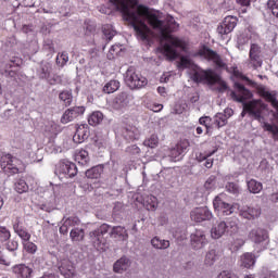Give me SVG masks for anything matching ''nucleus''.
<instances>
[{
    "label": "nucleus",
    "mask_w": 278,
    "mask_h": 278,
    "mask_svg": "<svg viewBox=\"0 0 278 278\" xmlns=\"http://www.w3.org/2000/svg\"><path fill=\"white\" fill-rule=\"evenodd\" d=\"M241 266L243 268H251L255 266V257L251 253H245L241 256Z\"/></svg>",
    "instance_id": "nucleus-33"
},
{
    "label": "nucleus",
    "mask_w": 278,
    "mask_h": 278,
    "mask_svg": "<svg viewBox=\"0 0 278 278\" xmlns=\"http://www.w3.org/2000/svg\"><path fill=\"white\" fill-rule=\"evenodd\" d=\"M59 270L61 275L65 278H73L75 277V266H73V263L68 260H63L61 262V265L59 266Z\"/></svg>",
    "instance_id": "nucleus-22"
},
{
    "label": "nucleus",
    "mask_w": 278,
    "mask_h": 278,
    "mask_svg": "<svg viewBox=\"0 0 278 278\" xmlns=\"http://www.w3.org/2000/svg\"><path fill=\"white\" fill-rule=\"evenodd\" d=\"M110 231V226L108 224H102L96 230L89 232L90 240L98 251H105V239L103 236Z\"/></svg>",
    "instance_id": "nucleus-6"
},
{
    "label": "nucleus",
    "mask_w": 278,
    "mask_h": 278,
    "mask_svg": "<svg viewBox=\"0 0 278 278\" xmlns=\"http://www.w3.org/2000/svg\"><path fill=\"white\" fill-rule=\"evenodd\" d=\"M150 244L157 251H166V249L170 247V241L160 237H153L150 241Z\"/></svg>",
    "instance_id": "nucleus-25"
},
{
    "label": "nucleus",
    "mask_w": 278,
    "mask_h": 278,
    "mask_svg": "<svg viewBox=\"0 0 278 278\" xmlns=\"http://www.w3.org/2000/svg\"><path fill=\"white\" fill-rule=\"evenodd\" d=\"M117 10H119L125 21H128L140 40H149L152 36L151 28L143 23L142 14L138 12L142 4H138L139 0H110Z\"/></svg>",
    "instance_id": "nucleus-2"
},
{
    "label": "nucleus",
    "mask_w": 278,
    "mask_h": 278,
    "mask_svg": "<svg viewBox=\"0 0 278 278\" xmlns=\"http://www.w3.org/2000/svg\"><path fill=\"white\" fill-rule=\"evenodd\" d=\"M217 278H240L238 275L233 274L231 270H223L217 275Z\"/></svg>",
    "instance_id": "nucleus-53"
},
{
    "label": "nucleus",
    "mask_w": 278,
    "mask_h": 278,
    "mask_svg": "<svg viewBox=\"0 0 278 278\" xmlns=\"http://www.w3.org/2000/svg\"><path fill=\"white\" fill-rule=\"evenodd\" d=\"M59 173L64 175V177H75L77 175V165L71 162L60 163Z\"/></svg>",
    "instance_id": "nucleus-20"
},
{
    "label": "nucleus",
    "mask_w": 278,
    "mask_h": 278,
    "mask_svg": "<svg viewBox=\"0 0 278 278\" xmlns=\"http://www.w3.org/2000/svg\"><path fill=\"white\" fill-rule=\"evenodd\" d=\"M102 173H103V165H97L86 170V177H88V179H99Z\"/></svg>",
    "instance_id": "nucleus-30"
},
{
    "label": "nucleus",
    "mask_w": 278,
    "mask_h": 278,
    "mask_svg": "<svg viewBox=\"0 0 278 278\" xmlns=\"http://www.w3.org/2000/svg\"><path fill=\"white\" fill-rule=\"evenodd\" d=\"M51 75V65L49 63L41 64L39 70L40 79H47Z\"/></svg>",
    "instance_id": "nucleus-44"
},
{
    "label": "nucleus",
    "mask_w": 278,
    "mask_h": 278,
    "mask_svg": "<svg viewBox=\"0 0 278 278\" xmlns=\"http://www.w3.org/2000/svg\"><path fill=\"white\" fill-rule=\"evenodd\" d=\"M111 238H122V240H127L129 235L123 226H115L112 228Z\"/></svg>",
    "instance_id": "nucleus-29"
},
{
    "label": "nucleus",
    "mask_w": 278,
    "mask_h": 278,
    "mask_svg": "<svg viewBox=\"0 0 278 278\" xmlns=\"http://www.w3.org/2000/svg\"><path fill=\"white\" fill-rule=\"evenodd\" d=\"M15 190L18 192V194H23L29 190V186H27V182L24 179H18L15 182Z\"/></svg>",
    "instance_id": "nucleus-45"
},
{
    "label": "nucleus",
    "mask_w": 278,
    "mask_h": 278,
    "mask_svg": "<svg viewBox=\"0 0 278 278\" xmlns=\"http://www.w3.org/2000/svg\"><path fill=\"white\" fill-rule=\"evenodd\" d=\"M190 242L192 249L195 251H199L207 244V237L205 236V231L203 230H195L194 232L191 233L190 236Z\"/></svg>",
    "instance_id": "nucleus-11"
},
{
    "label": "nucleus",
    "mask_w": 278,
    "mask_h": 278,
    "mask_svg": "<svg viewBox=\"0 0 278 278\" xmlns=\"http://www.w3.org/2000/svg\"><path fill=\"white\" fill-rule=\"evenodd\" d=\"M200 55H204V58H206V60H211V62H214V64L218 68H227V64L225 63V61H223L220 55H218V53H216L215 51H213L208 48H204L203 50H201Z\"/></svg>",
    "instance_id": "nucleus-13"
},
{
    "label": "nucleus",
    "mask_w": 278,
    "mask_h": 278,
    "mask_svg": "<svg viewBox=\"0 0 278 278\" xmlns=\"http://www.w3.org/2000/svg\"><path fill=\"white\" fill-rule=\"evenodd\" d=\"M13 229L15 233L21 238L22 242L31 240V233H29L25 227L21 226V219L16 218L15 223L13 224Z\"/></svg>",
    "instance_id": "nucleus-23"
},
{
    "label": "nucleus",
    "mask_w": 278,
    "mask_h": 278,
    "mask_svg": "<svg viewBox=\"0 0 278 278\" xmlns=\"http://www.w3.org/2000/svg\"><path fill=\"white\" fill-rule=\"evenodd\" d=\"M102 122H103V113L99 111L91 113L88 117V123L92 127H97V125H101Z\"/></svg>",
    "instance_id": "nucleus-31"
},
{
    "label": "nucleus",
    "mask_w": 278,
    "mask_h": 278,
    "mask_svg": "<svg viewBox=\"0 0 278 278\" xmlns=\"http://www.w3.org/2000/svg\"><path fill=\"white\" fill-rule=\"evenodd\" d=\"M226 190H228L231 194H238V185L228 182L226 185Z\"/></svg>",
    "instance_id": "nucleus-54"
},
{
    "label": "nucleus",
    "mask_w": 278,
    "mask_h": 278,
    "mask_svg": "<svg viewBox=\"0 0 278 278\" xmlns=\"http://www.w3.org/2000/svg\"><path fill=\"white\" fill-rule=\"evenodd\" d=\"M240 216L247 218L248 220H254V218H260L262 214V208L257 205L255 206H242L239 210Z\"/></svg>",
    "instance_id": "nucleus-16"
},
{
    "label": "nucleus",
    "mask_w": 278,
    "mask_h": 278,
    "mask_svg": "<svg viewBox=\"0 0 278 278\" xmlns=\"http://www.w3.org/2000/svg\"><path fill=\"white\" fill-rule=\"evenodd\" d=\"M214 153H216V150L212 151L211 153L207 154H200L199 156H197L198 162H203L205 160H207V157H212V155H214Z\"/></svg>",
    "instance_id": "nucleus-56"
},
{
    "label": "nucleus",
    "mask_w": 278,
    "mask_h": 278,
    "mask_svg": "<svg viewBox=\"0 0 278 278\" xmlns=\"http://www.w3.org/2000/svg\"><path fill=\"white\" fill-rule=\"evenodd\" d=\"M102 31L106 40H112L116 36V30H114V27L110 24L103 25Z\"/></svg>",
    "instance_id": "nucleus-38"
},
{
    "label": "nucleus",
    "mask_w": 278,
    "mask_h": 278,
    "mask_svg": "<svg viewBox=\"0 0 278 278\" xmlns=\"http://www.w3.org/2000/svg\"><path fill=\"white\" fill-rule=\"evenodd\" d=\"M213 125L220 129V127H225L227 125V117L223 113H217L213 118Z\"/></svg>",
    "instance_id": "nucleus-37"
},
{
    "label": "nucleus",
    "mask_w": 278,
    "mask_h": 278,
    "mask_svg": "<svg viewBox=\"0 0 278 278\" xmlns=\"http://www.w3.org/2000/svg\"><path fill=\"white\" fill-rule=\"evenodd\" d=\"M244 45H249V37L247 35H240L238 37V48L244 49Z\"/></svg>",
    "instance_id": "nucleus-52"
},
{
    "label": "nucleus",
    "mask_w": 278,
    "mask_h": 278,
    "mask_svg": "<svg viewBox=\"0 0 278 278\" xmlns=\"http://www.w3.org/2000/svg\"><path fill=\"white\" fill-rule=\"evenodd\" d=\"M68 63V52H62L56 56L58 66L64 67Z\"/></svg>",
    "instance_id": "nucleus-47"
},
{
    "label": "nucleus",
    "mask_w": 278,
    "mask_h": 278,
    "mask_svg": "<svg viewBox=\"0 0 278 278\" xmlns=\"http://www.w3.org/2000/svg\"><path fill=\"white\" fill-rule=\"evenodd\" d=\"M230 97L237 103H242L243 109L253 116L255 121L262 123L264 117L262 116V112L266 109V105L262 103V100H253L250 102H245L248 99L253 98V93L244 87V85L240 83H235V90L231 91Z\"/></svg>",
    "instance_id": "nucleus-3"
},
{
    "label": "nucleus",
    "mask_w": 278,
    "mask_h": 278,
    "mask_svg": "<svg viewBox=\"0 0 278 278\" xmlns=\"http://www.w3.org/2000/svg\"><path fill=\"white\" fill-rule=\"evenodd\" d=\"M16 257H17L16 253L3 254L0 251V264H2V266H12V264L16 262Z\"/></svg>",
    "instance_id": "nucleus-28"
},
{
    "label": "nucleus",
    "mask_w": 278,
    "mask_h": 278,
    "mask_svg": "<svg viewBox=\"0 0 278 278\" xmlns=\"http://www.w3.org/2000/svg\"><path fill=\"white\" fill-rule=\"evenodd\" d=\"M180 66L182 68H192L190 73V79L195 81V84H201V81H205L210 86H214V84H219L217 88L219 92H225L227 90V83L220 80V77L213 70H201L192 63L188 56H180Z\"/></svg>",
    "instance_id": "nucleus-4"
},
{
    "label": "nucleus",
    "mask_w": 278,
    "mask_h": 278,
    "mask_svg": "<svg viewBox=\"0 0 278 278\" xmlns=\"http://www.w3.org/2000/svg\"><path fill=\"white\" fill-rule=\"evenodd\" d=\"M88 138V126L86 124H81L76 128V132L73 137L74 142L77 144H81L84 140H87Z\"/></svg>",
    "instance_id": "nucleus-24"
},
{
    "label": "nucleus",
    "mask_w": 278,
    "mask_h": 278,
    "mask_svg": "<svg viewBox=\"0 0 278 278\" xmlns=\"http://www.w3.org/2000/svg\"><path fill=\"white\" fill-rule=\"evenodd\" d=\"M130 102L131 96H129L127 92H122L113 100L112 108L113 110H125Z\"/></svg>",
    "instance_id": "nucleus-17"
},
{
    "label": "nucleus",
    "mask_w": 278,
    "mask_h": 278,
    "mask_svg": "<svg viewBox=\"0 0 278 278\" xmlns=\"http://www.w3.org/2000/svg\"><path fill=\"white\" fill-rule=\"evenodd\" d=\"M70 237L72 242H81V240H84V237H85L84 229L81 228L72 229L70 232Z\"/></svg>",
    "instance_id": "nucleus-35"
},
{
    "label": "nucleus",
    "mask_w": 278,
    "mask_h": 278,
    "mask_svg": "<svg viewBox=\"0 0 278 278\" xmlns=\"http://www.w3.org/2000/svg\"><path fill=\"white\" fill-rule=\"evenodd\" d=\"M12 273L17 278H31V273H34V269L25 264H17L12 267Z\"/></svg>",
    "instance_id": "nucleus-19"
},
{
    "label": "nucleus",
    "mask_w": 278,
    "mask_h": 278,
    "mask_svg": "<svg viewBox=\"0 0 278 278\" xmlns=\"http://www.w3.org/2000/svg\"><path fill=\"white\" fill-rule=\"evenodd\" d=\"M262 64H264V60L262 59V47L257 43H251L248 66L257 71V68H262Z\"/></svg>",
    "instance_id": "nucleus-8"
},
{
    "label": "nucleus",
    "mask_w": 278,
    "mask_h": 278,
    "mask_svg": "<svg viewBox=\"0 0 278 278\" xmlns=\"http://www.w3.org/2000/svg\"><path fill=\"white\" fill-rule=\"evenodd\" d=\"M30 30H31V26H29V25H24V26L22 27V31H23L24 34H29Z\"/></svg>",
    "instance_id": "nucleus-62"
},
{
    "label": "nucleus",
    "mask_w": 278,
    "mask_h": 278,
    "mask_svg": "<svg viewBox=\"0 0 278 278\" xmlns=\"http://www.w3.org/2000/svg\"><path fill=\"white\" fill-rule=\"evenodd\" d=\"M191 220L195 223H203L204 220H212V211L207 206L197 207L191 211Z\"/></svg>",
    "instance_id": "nucleus-12"
},
{
    "label": "nucleus",
    "mask_w": 278,
    "mask_h": 278,
    "mask_svg": "<svg viewBox=\"0 0 278 278\" xmlns=\"http://www.w3.org/2000/svg\"><path fill=\"white\" fill-rule=\"evenodd\" d=\"M226 198L225 193H222L213 200V207L215 212H217L218 216H231L236 210L235 205L225 201Z\"/></svg>",
    "instance_id": "nucleus-7"
},
{
    "label": "nucleus",
    "mask_w": 278,
    "mask_h": 278,
    "mask_svg": "<svg viewBox=\"0 0 278 278\" xmlns=\"http://www.w3.org/2000/svg\"><path fill=\"white\" fill-rule=\"evenodd\" d=\"M59 99L63 101L64 105H71L73 103V92L64 90L59 94Z\"/></svg>",
    "instance_id": "nucleus-40"
},
{
    "label": "nucleus",
    "mask_w": 278,
    "mask_h": 278,
    "mask_svg": "<svg viewBox=\"0 0 278 278\" xmlns=\"http://www.w3.org/2000/svg\"><path fill=\"white\" fill-rule=\"evenodd\" d=\"M138 12L141 14L140 21L143 23L147 21L150 27H152L154 31H157L163 40H167L168 43H165L163 47L166 58H168V60H177L179 53H177L174 47L186 51V43L181 39L170 35L172 31H175V29L179 27V24L175 22V17L169 15L163 21L160 13L151 12L147 7H139Z\"/></svg>",
    "instance_id": "nucleus-1"
},
{
    "label": "nucleus",
    "mask_w": 278,
    "mask_h": 278,
    "mask_svg": "<svg viewBox=\"0 0 278 278\" xmlns=\"http://www.w3.org/2000/svg\"><path fill=\"white\" fill-rule=\"evenodd\" d=\"M229 229V226L225 222H217L211 229V237L214 240H218V238H223L225 233Z\"/></svg>",
    "instance_id": "nucleus-21"
},
{
    "label": "nucleus",
    "mask_w": 278,
    "mask_h": 278,
    "mask_svg": "<svg viewBox=\"0 0 278 278\" xmlns=\"http://www.w3.org/2000/svg\"><path fill=\"white\" fill-rule=\"evenodd\" d=\"M118 88H121V83L118 80H110L103 87V92H105V94H112L116 92Z\"/></svg>",
    "instance_id": "nucleus-32"
},
{
    "label": "nucleus",
    "mask_w": 278,
    "mask_h": 278,
    "mask_svg": "<svg viewBox=\"0 0 278 278\" xmlns=\"http://www.w3.org/2000/svg\"><path fill=\"white\" fill-rule=\"evenodd\" d=\"M60 194V186L50 184L48 189L45 191V197H48L52 201H55V198Z\"/></svg>",
    "instance_id": "nucleus-34"
},
{
    "label": "nucleus",
    "mask_w": 278,
    "mask_h": 278,
    "mask_svg": "<svg viewBox=\"0 0 278 278\" xmlns=\"http://www.w3.org/2000/svg\"><path fill=\"white\" fill-rule=\"evenodd\" d=\"M218 260V255L216 254V250H211L206 253L204 264L206 266H214V263Z\"/></svg>",
    "instance_id": "nucleus-39"
},
{
    "label": "nucleus",
    "mask_w": 278,
    "mask_h": 278,
    "mask_svg": "<svg viewBox=\"0 0 278 278\" xmlns=\"http://www.w3.org/2000/svg\"><path fill=\"white\" fill-rule=\"evenodd\" d=\"M12 238L10 230L3 226H0V242H8Z\"/></svg>",
    "instance_id": "nucleus-48"
},
{
    "label": "nucleus",
    "mask_w": 278,
    "mask_h": 278,
    "mask_svg": "<svg viewBox=\"0 0 278 278\" xmlns=\"http://www.w3.org/2000/svg\"><path fill=\"white\" fill-rule=\"evenodd\" d=\"M270 199H271L273 203H278V192L271 194Z\"/></svg>",
    "instance_id": "nucleus-64"
},
{
    "label": "nucleus",
    "mask_w": 278,
    "mask_h": 278,
    "mask_svg": "<svg viewBox=\"0 0 278 278\" xmlns=\"http://www.w3.org/2000/svg\"><path fill=\"white\" fill-rule=\"evenodd\" d=\"M157 92H159V94H162V97H164V94H166V88H164V87H159V88H157Z\"/></svg>",
    "instance_id": "nucleus-63"
},
{
    "label": "nucleus",
    "mask_w": 278,
    "mask_h": 278,
    "mask_svg": "<svg viewBox=\"0 0 278 278\" xmlns=\"http://www.w3.org/2000/svg\"><path fill=\"white\" fill-rule=\"evenodd\" d=\"M129 266H131L129 257L122 256L113 264V273H116L117 275H123V273H127V270H129Z\"/></svg>",
    "instance_id": "nucleus-18"
},
{
    "label": "nucleus",
    "mask_w": 278,
    "mask_h": 278,
    "mask_svg": "<svg viewBox=\"0 0 278 278\" xmlns=\"http://www.w3.org/2000/svg\"><path fill=\"white\" fill-rule=\"evenodd\" d=\"M24 251L26 253H29L30 255H34L38 251V245L31 241H24L22 242Z\"/></svg>",
    "instance_id": "nucleus-42"
},
{
    "label": "nucleus",
    "mask_w": 278,
    "mask_h": 278,
    "mask_svg": "<svg viewBox=\"0 0 278 278\" xmlns=\"http://www.w3.org/2000/svg\"><path fill=\"white\" fill-rule=\"evenodd\" d=\"M236 249H240V247H244V241L242 239H237L235 241Z\"/></svg>",
    "instance_id": "nucleus-61"
},
{
    "label": "nucleus",
    "mask_w": 278,
    "mask_h": 278,
    "mask_svg": "<svg viewBox=\"0 0 278 278\" xmlns=\"http://www.w3.org/2000/svg\"><path fill=\"white\" fill-rule=\"evenodd\" d=\"M75 162L80 164V166H86L90 162V156L86 150H76L75 152Z\"/></svg>",
    "instance_id": "nucleus-27"
},
{
    "label": "nucleus",
    "mask_w": 278,
    "mask_h": 278,
    "mask_svg": "<svg viewBox=\"0 0 278 278\" xmlns=\"http://www.w3.org/2000/svg\"><path fill=\"white\" fill-rule=\"evenodd\" d=\"M63 220H65V225H67V227H77L81 223V220L77 216H71Z\"/></svg>",
    "instance_id": "nucleus-49"
},
{
    "label": "nucleus",
    "mask_w": 278,
    "mask_h": 278,
    "mask_svg": "<svg viewBox=\"0 0 278 278\" xmlns=\"http://www.w3.org/2000/svg\"><path fill=\"white\" fill-rule=\"evenodd\" d=\"M123 136L126 140H136V138H138V132L136 131V128H129V126H127L123 129Z\"/></svg>",
    "instance_id": "nucleus-41"
},
{
    "label": "nucleus",
    "mask_w": 278,
    "mask_h": 278,
    "mask_svg": "<svg viewBox=\"0 0 278 278\" xmlns=\"http://www.w3.org/2000/svg\"><path fill=\"white\" fill-rule=\"evenodd\" d=\"M125 84L131 90H136L138 88H144L149 81L147 77L140 75V72L136 71V67L130 66L125 73Z\"/></svg>",
    "instance_id": "nucleus-5"
},
{
    "label": "nucleus",
    "mask_w": 278,
    "mask_h": 278,
    "mask_svg": "<svg viewBox=\"0 0 278 278\" xmlns=\"http://www.w3.org/2000/svg\"><path fill=\"white\" fill-rule=\"evenodd\" d=\"M7 250L10 251L9 253H16L18 251V241L11 240L7 243Z\"/></svg>",
    "instance_id": "nucleus-50"
},
{
    "label": "nucleus",
    "mask_w": 278,
    "mask_h": 278,
    "mask_svg": "<svg viewBox=\"0 0 278 278\" xmlns=\"http://www.w3.org/2000/svg\"><path fill=\"white\" fill-rule=\"evenodd\" d=\"M188 147H190V142L188 140H182L172 148L168 153L170 162H179L184 153L188 151Z\"/></svg>",
    "instance_id": "nucleus-10"
},
{
    "label": "nucleus",
    "mask_w": 278,
    "mask_h": 278,
    "mask_svg": "<svg viewBox=\"0 0 278 278\" xmlns=\"http://www.w3.org/2000/svg\"><path fill=\"white\" fill-rule=\"evenodd\" d=\"M223 114L226 117V121H229V118H231V116H233V110L232 109H225Z\"/></svg>",
    "instance_id": "nucleus-57"
},
{
    "label": "nucleus",
    "mask_w": 278,
    "mask_h": 278,
    "mask_svg": "<svg viewBox=\"0 0 278 278\" xmlns=\"http://www.w3.org/2000/svg\"><path fill=\"white\" fill-rule=\"evenodd\" d=\"M200 125H204V127H208V125L212 123V117L210 116H205V117H201L199 119Z\"/></svg>",
    "instance_id": "nucleus-55"
},
{
    "label": "nucleus",
    "mask_w": 278,
    "mask_h": 278,
    "mask_svg": "<svg viewBox=\"0 0 278 278\" xmlns=\"http://www.w3.org/2000/svg\"><path fill=\"white\" fill-rule=\"evenodd\" d=\"M236 25H238V17L228 15L224 18L223 23L218 25L217 34H219V36H227V34H231V31L236 29Z\"/></svg>",
    "instance_id": "nucleus-9"
},
{
    "label": "nucleus",
    "mask_w": 278,
    "mask_h": 278,
    "mask_svg": "<svg viewBox=\"0 0 278 278\" xmlns=\"http://www.w3.org/2000/svg\"><path fill=\"white\" fill-rule=\"evenodd\" d=\"M68 225H66V222L63 220V225L60 227L59 231L60 233L66 235L68 233Z\"/></svg>",
    "instance_id": "nucleus-58"
},
{
    "label": "nucleus",
    "mask_w": 278,
    "mask_h": 278,
    "mask_svg": "<svg viewBox=\"0 0 278 278\" xmlns=\"http://www.w3.org/2000/svg\"><path fill=\"white\" fill-rule=\"evenodd\" d=\"M237 3H239V5H243V7H249L251 5V0H236Z\"/></svg>",
    "instance_id": "nucleus-59"
},
{
    "label": "nucleus",
    "mask_w": 278,
    "mask_h": 278,
    "mask_svg": "<svg viewBox=\"0 0 278 278\" xmlns=\"http://www.w3.org/2000/svg\"><path fill=\"white\" fill-rule=\"evenodd\" d=\"M143 144L150 149H155L157 144H160V138H157V135H152L150 138L143 141Z\"/></svg>",
    "instance_id": "nucleus-43"
},
{
    "label": "nucleus",
    "mask_w": 278,
    "mask_h": 278,
    "mask_svg": "<svg viewBox=\"0 0 278 278\" xmlns=\"http://www.w3.org/2000/svg\"><path fill=\"white\" fill-rule=\"evenodd\" d=\"M204 166L205 168H212V166H214V160L206 159Z\"/></svg>",
    "instance_id": "nucleus-60"
},
{
    "label": "nucleus",
    "mask_w": 278,
    "mask_h": 278,
    "mask_svg": "<svg viewBox=\"0 0 278 278\" xmlns=\"http://www.w3.org/2000/svg\"><path fill=\"white\" fill-rule=\"evenodd\" d=\"M267 8L268 10H270L273 16H275V18H278V0H268Z\"/></svg>",
    "instance_id": "nucleus-46"
},
{
    "label": "nucleus",
    "mask_w": 278,
    "mask_h": 278,
    "mask_svg": "<svg viewBox=\"0 0 278 278\" xmlns=\"http://www.w3.org/2000/svg\"><path fill=\"white\" fill-rule=\"evenodd\" d=\"M216 187V177L211 176L204 184V188L206 190H214V188Z\"/></svg>",
    "instance_id": "nucleus-51"
},
{
    "label": "nucleus",
    "mask_w": 278,
    "mask_h": 278,
    "mask_svg": "<svg viewBox=\"0 0 278 278\" xmlns=\"http://www.w3.org/2000/svg\"><path fill=\"white\" fill-rule=\"evenodd\" d=\"M143 205L149 210V212H155L157 210V198L154 195H146L143 199Z\"/></svg>",
    "instance_id": "nucleus-26"
},
{
    "label": "nucleus",
    "mask_w": 278,
    "mask_h": 278,
    "mask_svg": "<svg viewBox=\"0 0 278 278\" xmlns=\"http://www.w3.org/2000/svg\"><path fill=\"white\" fill-rule=\"evenodd\" d=\"M84 112H86V108L84 106L67 109L61 117V123H63L64 125H66V123H72V121H75V118L81 116Z\"/></svg>",
    "instance_id": "nucleus-14"
},
{
    "label": "nucleus",
    "mask_w": 278,
    "mask_h": 278,
    "mask_svg": "<svg viewBox=\"0 0 278 278\" xmlns=\"http://www.w3.org/2000/svg\"><path fill=\"white\" fill-rule=\"evenodd\" d=\"M262 182L255 180V179H251L248 181V190H250V192H252V194H260V192H262Z\"/></svg>",
    "instance_id": "nucleus-36"
},
{
    "label": "nucleus",
    "mask_w": 278,
    "mask_h": 278,
    "mask_svg": "<svg viewBox=\"0 0 278 278\" xmlns=\"http://www.w3.org/2000/svg\"><path fill=\"white\" fill-rule=\"evenodd\" d=\"M249 238L254 244H264V242H268V231L262 228H254L250 231Z\"/></svg>",
    "instance_id": "nucleus-15"
}]
</instances>
